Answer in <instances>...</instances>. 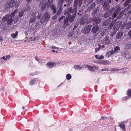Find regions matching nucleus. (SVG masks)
Segmentation results:
<instances>
[{"instance_id": "f257e3e1", "label": "nucleus", "mask_w": 131, "mask_h": 131, "mask_svg": "<svg viewBox=\"0 0 131 131\" xmlns=\"http://www.w3.org/2000/svg\"><path fill=\"white\" fill-rule=\"evenodd\" d=\"M70 9H67L64 12V14L65 15H67L66 18L64 20V24L66 25H69V20L70 22H73L71 21L70 20V18L72 15L71 13Z\"/></svg>"}, {"instance_id": "f03ea898", "label": "nucleus", "mask_w": 131, "mask_h": 131, "mask_svg": "<svg viewBox=\"0 0 131 131\" xmlns=\"http://www.w3.org/2000/svg\"><path fill=\"white\" fill-rule=\"evenodd\" d=\"M19 5V4L18 2H17L16 0H11L9 2L4 5V7L7 10L10 7H12L13 6L17 8Z\"/></svg>"}, {"instance_id": "7ed1b4c3", "label": "nucleus", "mask_w": 131, "mask_h": 131, "mask_svg": "<svg viewBox=\"0 0 131 131\" xmlns=\"http://www.w3.org/2000/svg\"><path fill=\"white\" fill-rule=\"evenodd\" d=\"M78 5L74 3L73 4V6L74 7V8H73V9H72V7H70V8H68L67 9H70V12L71 14H72V16L70 18V20L71 21H74V20L75 18V16L76 14V11L77 9V8Z\"/></svg>"}, {"instance_id": "20e7f679", "label": "nucleus", "mask_w": 131, "mask_h": 131, "mask_svg": "<svg viewBox=\"0 0 131 131\" xmlns=\"http://www.w3.org/2000/svg\"><path fill=\"white\" fill-rule=\"evenodd\" d=\"M50 18V16L48 12H46L44 16L41 18L40 20V22L42 24H43L45 22H47Z\"/></svg>"}, {"instance_id": "39448f33", "label": "nucleus", "mask_w": 131, "mask_h": 131, "mask_svg": "<svg viewBox=\"0 0 131 131\" xmlns=\"http://www.w3.org/2000/svg\"><path fill=\"white\" fill-rule=\"evenodd\" d=\"M113 0H105L103 5L104 9L105 10H107L110 8L109 4Z\"/></svg>"}, {"instance_id": "423d86ee", "label": "nucleus", "mask_w": 131, "mask_h": 131, "mask_svg": "<svg viewBox=\"0 0 131 131\" xmlns=\"http://www.w3.org/2000/svg\"><path fill=\"white\" fill-rule=\"evenodd\" d=\"M89 18L88 15H85L84 17L82 18L80 20V23L81 25H84L87 21Z\"/></svg>"}, {"instance_id": "0eeeda50", "label": "nucleus", "mask_w": 131, "mask_h": 131, "mask_svg": "<svg viewBox=\"0 0 131 131\" xmlns=\"http://www.w3.org/2000/svg\"><path fill=\"white\" fill-rule=\"evenodd\" d=\"M85 66L89 70L91 71H94L95 70H98V67L95 66H91L88 65H86Z\"/></svg>"}, {"instance_id": "6e6552de", "label": "nucleus", "mask_w": 131, "mask_h": 131, "mask_svg": "<svg viewBox=\"0 0 131 131\" xmlns=\"http://www.w3.org/2000/svg\"><path fill=\"white\" fill-rule=\"evenodd\" d=\"M92 27V26L91 25H89L85 27L83 30V32L85 34L89 33L91 30Z\"/></svg>"}, {"instance_id": "1a4fd4ad", "label": "nucleus", "mask_w": 131, "mask_h": 131, "mask_svg": "<svg viewBox=\"0 0 131 131\" xmlns=\"http://www.w3.org/2000/svg\"><path fill=\"white\" fill-rule=\"evenodd\" d=\"M131 7V5H129L128 7L126 8H125L124 10H122L119 13L118 17L120 18L124 14L125 12H127L128 10L130 9Z\"/></svg>"}, {"instance_id": "9d476101", "label": "nucleus", "mask_w": 131, "mask_h": 131, "mask_svg": "<svg viewBox=\"0 0 131 131\" xmlns=\"http://www.w3.org/2000/svg\"><path fill=\"white\" fill-rule=\"evenodd\" d=\"M121 10V8L119 7H118L117 9H116L113 13L112 14V19H113L116 16L117 14H118L119 12Z\"/></svg>"}, {"instance_id": "9b49d317", "label": "nucleus", "mask_w": 131, "mask_h": 131, "mask_svg": "<svg viewBox=\"0 0 131 131\" xmlns=\"http://www.w3.org/2000/svg\"><path fill=\"white\" fill-rule=\"evenodd\" d=\"M121 24L122 22L120 21H117L114 27V29L115 30H117L120 27Z\"/></svg>"}, {"instance_id": "f8f14e48", "label": "nucleus", "mask_w": 131, "mask_h": 131, "mask_svg": "<svg viewBox=\"0 0 131 131\" xmlns=\"http://www.w3.org/2000/svg\"><path fill=\"white\" fill-rule=\"evenodd\" d=\"M113 9H110L109 11H107L105 12L104 14V16L105 17H109L113 13Z\"/></svg>"}, {"instance_id": "ddd939ff", "label": "nucleus", "mask_w": 131, "mask_h": 131, "mask_svg": "<svg viewBox=\"0 0 131 131\" xmlns=\"http://www.w3.org/2000/svg\"><path fill=\"white\" fill-rule=\"evenodd\" d=\"M48 65L50 68H52L54 66H55L56 64L54 62H48L47 64Z\"/></svg>"}, {"instance_id": "4468645a", "label": "nucleus", "mask_w": 131, "mask_h": 131, "mask_svg": "<svg viewBox=\"0 0 131 131\" xmlns=\"http://www.w3.org/2000/svg\"><path fill=\"white\" fill-rule=\"evenodd\" d=\"M36 81V82H38L39 83L40 82V81L38 80H36V79L35 78H34L33 79L31 80L30 82H29V84L31 85H33L35 82Z\"/></svg>"}, {"instance_id": "2eb2a0df", "label": "nucleus", "mask_w": 131, "mask_h": 131, "mask_svg": "<svg viewBox=\"0 0 131 131\" xmlns=\"http://www.w3.org/2000/svg\"><path fill=\"white\" fill-rule=\"evenodd\" d=\"M99 27L95 25L92 29V32L94 33H96L99 30Z\"/></svg>"}, {"instance_id": "dca6fc26", "label": "nucleus", "mask_w": 131, "mask_h": 131, "mask_svg": "<svg viewBox=\"0 0 131 131\" xmlns=\"http://www.w3.org/2000/svg\"><path fill=\"white\" fill-rule=\"evenodd\" d=\"M123 56L126 59H129L131 58V56L129 53L127 52H124V54Z\"/></svg>"}, {"instance_id": "f3484780", "label": "nucleus", "mask_w": 131, "mask_h": 131, "mask_svg": "<svg viewBox=\"0 0 131 131\" xmlns=\"http://www.w3.org/2000/svg\"><path fill=\"white\" fill-rule=\"evenodd\" d=\"M95 3H93L91 5L90 7H89L88 9V10L89 11H92L94 7H95Z\"/></svg>"}, {"instance_id": "a211bd4d", "label": "nucleus", "mask_w": 131, "mask_h": 131, "mask_svg": "<svg viewBox=\"0 0 131 131\" xmlns=\"http://www.w3.org/2000/svg\"><path fill=\"white\" fill-rule=\"evenodd\" d=\"M99 9L98 7L97 8H95L94 9V10L92 12V14L93 16L95 14H97L99 12Z\"/></svg>"}, {"instance_id": "6ab92c4d", "label": "nucleus", "mask_w": 131, "mask_h": 131, "mask_svg": "<svg viewBox=\"0 0 131 131\" xmlns=\"http://www.w3.org/2000/svg\"><path fill=\"white\" fill-rule=\"evenodd\" d=\"M131 2V0H126L123 4L124 6L125 7L127 6H128L129 5H131V4H129Z\"/></svg>"}, {"instance_id": "aec40b11", "label": "nucleus", "mask_w": 131, "mask_h": 131, "mask_svg": "<svg viewBox=\"0 0 131 131\" xmlns=\"http://www.w3.org/2000/svg\"><path fill=\"white\" fill-rule=\"evenodd\" d=\"M123 34V31H120L118 32L117 34L116 35V37L117 38H120L122 36Z\"/></svg>"}, {"instance_id": "412c9836", "label": "nucleus", "mask_w": 131, "mask_h": 131, "mask_svg": "<svg viewBox=\"0 0 131 131\" xmlns=\"http://www.w3.org/2000/svg\"><path fill=\"white\" fill-rule=\"evenodd\" d=\"M116 19H115L113 20L111 23H110V25L108 26V28L109 29H111L112 27L113 26L114 24L115 23V22L116 21Z\"/></svg>"}, {"instance_id": "4be33fe9", "label": "nucleus", "mask_w": 131, "mask_h": 131, "mask_svg": "<svg viewBox=\"0 0 131 131\" xmlns=\"http://www.w3.org/2000/svg\"><path fill=\"white\" fill-rule=\"evenodd\" d=\"M40 5L41 7V9L42 11H43L45 9L46 6V3L45 2H44L42 4H41Z\"/></svg>"}, {"instance_id": "5701e85b", "label": "nucleus", "mask_w": 131, "mask_h": 131, "mask_svg": "<svg viewBox=\"0 0 131 131\" xmlns=\"http://www.w3.org/2000/svg\"><path fill=\"white\" fill-rule=\"evenodd\" d=\"M50 8L51 10H53V14H54L56 12V8L53 4H52L50 6Z\"/></svg>"}, {"instance_id": "b1692460", "label": "nucleus", "mask_w": 131, "mask_h": 131, "mask_svg": "<svg viewBox=\"0 0 131 131\" xmlns=\"http://www.w3.org/2000/svg\"><path fill=\"white\" fill-rule=\"evenodd\" d=\"M36 17H31L29 20V23L32 24L34 23L36 20Z\"/></svg>"}, {"instance_id": "393cba45", "label": "nucleus", "mask_w": 131, "mask_h": 131, "mask_svg": "<svg viewBox=\"0 0 131 131\" xmlns=\"http://www.w3.org/2000/svg\"><path fill=\"white\" fill-rule=\"evenodd\" d=\"M101 19L100 18H99L98 19L94 18L93 19V21L96 24H98L100 23L101 21Z\"/></svg>"}, {"instance_id": "a878e982", "label": "nucleus", "mask_w": 131, "mask_h": 131, "mask_svg": "<svg viewBox=\"0 0 131 131\" xmlns=\"http://www.w3.org/2000/svg\"><path fill=\"white\" fill-rule=\"evenodd\" d=\"M63 3V0H60L58 4V6L60 8H62Z\"/></svg>"}, {"instance_id": "bb28decb", "label": "nucleus", "mask_w": 131, "mask_h": 131, "mask_svg": "<svg viewBox=\"0 0 131 131\" xmlns=\"http://www.w3.org/2000/svg\"><path fill=\"white\" fill-rule=\"evenodd\" d=\"M110 42V41L109 39V37H106L104 41V42L105 45L109 44Z\"/></svg>"}, {"instance_id": "cd10ccee", "label": "nucleus", "mask_w": 131, "mask_h": 131, "mask_svg": "<svg viewBox=\"0 0 131 131\" xmlns=\"http://www.w3.org/2000/svg\"><path fill=\"white\" fill-rule=\"evenodd\" d=\"M18 33V31H16L15 34L13 33L11 35V36L12 38H15L17 36Z\"/></svg>"}, {"instance_id": "c85d7f7f", "label": "nucleus", "mask_w": 131, "mask_h": 131, "mask_svg": "<svg viewBox=\"0 0 131 131\" xmlns=\"http://www.w3.org/2000/svg\"><path fill=\"white\" fill-rule=\"evenodd\" d=\"M120 50V47L118 46H116L114 49V53H117L118 52V51L119 50Z\"/></svg>"}, {"instance_id": "c756f323", "label": "nucleus", "mask_w": 131, "mask_h": 131, "mask_svg": "<svg viewBox=\"0 0 131 131\" xmlns=\"http://www.w3.org/2000/svg\"><path fill=\"white\" fill-rule=\"evenodd\" d=\"M126 94L128 97L130 98L131 97V89H129L127 91Z\"/></svg>"}, {"instance_id": "7c9ffc66", "label": "nucleus", "mask_w": 131, "mask_h": 131, "mask_svg": "<svg viewBox=\"0 0 131 131\" xmlns=\"http://www.w3.org/2000/svg\"><path fill=\"white\" fill-rule=\"evenodd\" d=\"M114 53V51L113 50H112L106 53V54L107 56H108V57H109L111 56Z\"/></svg>"}, {"instance_id": "2f4dec72", "label": "nucleus", "mask_w": 131, "mask_h": 131, "mask_svg": "<svg viewBox=\"0 0 131 131\" xmlns=\"http://www.w3.org/2000/svg\"><path fill=\"white\" fill-rule=\"evenodd\" d=\"M9 16L8 15H5L2 18V20L3 21H5L7 20L9 18Z\"/></svg>"}, {"instance_id": "473e14b6", "label": "nucleus", "mask_w": 131, "mask_h": 131, "mask_svg": "<svg viewBox=\"0 0 131 131\" xmlns=\"http://www.w3.org/2000/svg\"><path fill=\"white\" fill-rule=\"evenodd\" d=\"M74 67L75 68L78 70H80L82 68V67L79 65H75Z\"/></svg>"}, {"instance_id": "72a5a7b5", "label": "nucleus", "mask_w": 131, "mask_h": 131, "mask_svg": "<svg viewBox=\"0 0 131 131\" xmlns=\"http://www.w3.org/2000/svg\"><path fill=\"white\" fill-rule=\"evenodd\" d=\"M119 126L123 130L125 131H126V129L125 128V125L124 124H120L119 125Z\"/></svg>"}, {"instance_id": "f704fd0d", "label": "nucleus", "mask_w": 131, "mask_h": 131, "mask_svg": "<svg viewBox=\"0 0 131 131\" xmlns=\"http://www.w3.org/2000/svg\"><path fill=\"white\" fill-rule=\"evenodd\" d=\"M62 9V8H59L58 12L57 13L56 15L57 16L59 15L61 13Z\"/></svg>"}, {"instance_id": "c9c22d12", "label": "nucleus", "mask_w": 131, "mask_h": 131, "mask_svg": "<svg viewBox=\"0 0 131 131\" xmlns=\"http://www.w3.org/2000/svg\"><path fill=\"white\" fill-rule=\"evenodd\" d=\"M30 6L29 4L27 5L25 7L26 11H27L30 9Z\"/></svg>"}, {"instance_id": "e433bc0d", "label": "nucleus", "mask_w": 131, "mask_h": 131, "mask_svg": "<svg viewBox=\"0 0 131 131\" xmlns=\"http://www.w3.org/2000/svg\"><path fill=\"white\" fill-rule=\"evenodd\" d=\"M17 9H16L14 10V11L13 13H12L10 14V16L12 17H13L14 16L15 14L17 12Z\"/></svg>"}, {"instance_id": "4c0bfd02", "label": "nucleus", "mask_w": 131, "mask_h": 131, "mask_svg": "<svg viewBox=\"0 0 131 131\" xmlns=\"http://www.w3.org/2000/svg\"><path fill=\"white\" fill-rule=\"evenodd\" d=\"M66 79L68 80H70L71 78V75L70 74H67L66 75Z\"/></svg>"}, {"instance_id": "58836bf2", "label": "nucleus", "mask_w": 131, "mask_h": 131, "mask_svg": "<svg viewBox=\"0 0 131 131\" xmlns=\"http://www.w3.org/2000/svg\"><path fill=\"white\" fill-rule=\"evenodd\" d=\"M13 21V19L11 18L10 17V18H9L7 21V24L8 25H10L11 24V23Z\"/></svg>"}, {"instance_id": "ea45409f", "label": "nucleus", "mask_w": 131, "mask_h": 131, "mask_svg": "<svg viewBox=\"0 0 131 131\" xmlns=\"http://www.w3.org/2000/svg\"><path fill=\"white\" fill-rule=\"evenodd\" d=\"M36 12H32L31 14V17H36Z\"/></svg>"}, {"instance_id": "a19ab883", "label": "nucleus", "mask_w": 131, "mask_h": 131, "mask_svg": "<svg viewBox=\"0 0 131 131\" xmlns=\"http://www.w3.org/2000/svg\"><path fill=\"white\" fill-rule=\"evenodd\" d=\"M131 27V26L130 24L129 23H128L126 25V28L127 29H129Z\"/></svg>"}, {"instance_id": "79ce46f5", "label": "nucleus", "mask_w": 131, "mask_h": 131, "mask_svg": "<svg viewBox=\"0 0 131 131\" xmlns=\"http://www.w3.org/2000/svg\"><path fill=\"white\" fill-rule=\"evenodd\" d=\"M24 14V12L23 11L19 12V17H21L23 16Z\"/></svg>"}, {"instance_id": "37998d69", "label": "nucleus", "mask_w": 131, "mask_h": 131, "mask_svg": "<svg viewBox=\"0 0 131 131\" xmlns=\"http://www.w3.org/2000/svg\"><path fill=\"white\" fill-rule=\"evenodd\" d=\"M98 3L100 4H102L104 0H97Z\"/></svg>"}, {"instance_id": "c03bdc74", "label": "nucleus", "mask_w": 131, "mask_h": 131, "mask_svg": "<svg viewBox=\"0 0 131 131\" xmlns=\"http://www.w3.org/2000/svg\"><path fill=\"white\" fill-rule=\"evenodd\" d=\"M118 70H119L116 68H111L110 69V71H118Z\"/></svg>"}, {"instance_id": "a18cd8bd", "label": "nucleus", "mask_w": 131, "mask_h": 131, "mask_svg": "<svg viewBox=\"0 0 131 131\" xmlns=\"http://www.w3.org/2000/svg\"><path fill=\"white\" fill-rule=\"evenodd\" d=\"M79 0H75L74 3L78 5V3H79ZM79 6H80H80V5H79Z\"/></svg>"}, {"instance_id": "49530a36", "label": "nucleus", "mask_w": 131, "mask_h": 131, "mask_svg": "<svg viewBox=\"0 0 131 131\" xmlns=\"http://www.w3.org/2000/svg\"><path fill=\"white\" fill-rule=\"evenodd\" d=\"M108 61H103V62H102V63L104 64H105V65L107 64H108V63H107V62Z\"/></svg>"}, {"instance_id": "de8ad7c7", "label": "nucleus", "mask_w": 131, "mask_h": 131, "mask_svg": "<svg viewBox=\"0 0 131 131\" xmlns=\"http://www.w3.org/2000/svg\"><path fill=\"white\" fill-rule=\"evenodd\" d=\"M64 18V16H61V17L59 19V21L60 22Z\"/></svg>"}, {"instance_id": "09e8293b", "label": "nucleus", "mask_w": 131, "mask_h": 131, "mask_svg": "<svg viewBox=\"0 0 131 131\" xmlns=\"http://www.w3.org/2000/svg\"><path fill=\"white\" fill-rule=\"evenodd\" d=\"M41 14L39 13L37 16V18L38 19H39L41 17Z\"/></svg>"}, {"instance_id": "8fccbe9b", "label": "nucleus", "mask_w": 131, "mask_h": 131, "mask_svg": "<svg viewBox=\"0 0 131 131\" xmlns=\"http://www.w3.org/2000/svg\"><path fill=\"white\" fill-rule=\"evenodd\" d=\"M100 47L96 48L95 49V52H97V51H99L100 50Z\"/></svg>"}, {"instance_id": "3c124183", "label": "nucleus", "mask_w": 131, "mask_h": 131, "mask_svg": "<svg viewBox=\"0 0 131 131\" xmlns=\"http://www.w3.org/2000/svg\"><path fill=\"white\" fill-rule=\"evenodd\" d=\"M104 58V56L103 55H101L100 56H99V59L100 60L102 59H103Z\"/></svg>"}, {"instance_id": "603ef678", "label": "nucleus", "mask_w": 131, "mask_h": 131, "mask_svg": "<svg viewBox=\"0 0 131 131\" xmlns=\"http://www.w3.org/2000/svg\"><path fill=\"white\" fill-rule=\"evenodd\" d=\"M108 21L106 20L104 22V24L105 25H107L109 23V22H107Z\"/></svg>"}, {"instance_id": "864d4df0", "label": "nucleus", "mask_w": 131, "mask_h": 131, "mask_svg": "<svg viewBox=\"0 0 131 131\" xmlns=\"http://www.w3.org/2000/svg\"><path fill=\"white\" fill-rule=\"evenodd\" d=\"M85 1H86L87 0H84ZM83 0H79V4L80 5V6L81 5L82 3V1Z\"/></svg>"}, {"instance_id": "5fc2aeb1", "label": "nucleus", "mask_w": 131, "mask_h": 131, "mask_svg": "<svg viewBox=\"0 0 131 131\" xmlns=\"http://www.w3.org/2000/svg\"><path fill=\"white\" fill-rule=\"evenodd\" d=\"M57 16L56 15L53 16L52 17V19L53 20H55L57 18Z\"/></svg>"}, {"instance_id": "6e6d98bb", "label": "nucleus", "mask_w": 131, "mask_h": 131, "mask_svg": "<svg viewBox=\"0 0 131 131\" xmlns=\"http://www.w3.org/2000/svg\"><path fill=\"white\" fill-rule=\"evenodd\" d=\"M131 13V9L127 12V15H129Z\"/></svg>"}, {"instance_id": "4d7b16f0", "label": "nucleus", "mask_w": 131, "mask_h": 131, "mask_svg": "<svg viewBox=\"0 0 131 131\" xmlns=\"http://www.w3.org/2000/svg\"><path fill=\"white\" fill-rule=\"evenodd\" d=\"M73 33L72 32H70L69 33L68 36L70 37H71L72 35H73Z\"/></svg>"}, {"instance_id": "13d9d810", "label": "nucleus", "mask_w": 131, "mask_h": 131, "mask_svg": "<svg viewBox=\"0 0 131 131\" xmlns=\"http://www.w3.org/2000/svg\"><path fill=\"white\" fill-rule=\"evenodd\" d=\"M128 34L129 37L131 38V28L128 32Z\"/></svg>"}, {"instance_id": "bf43d9fd", "label": "nucleus", "mask_w": 131, "mask_h": 131, "mask_svg": "<svg viewBox=\"0 0 131 131\" xmlns=\"http://www.w3.org/2000/svg\"><path fill=\"white\" fill-rule=\"evenodd\" d=\"M70 5V3H68L67 5L66 4H64V5L63 6L64 7H66L67 6V7H68Z\"/></svg>"}, {"instance_id": "052dcab7", "label": "nucleus", "mask_w": 131, "mask_h": 131, "mask_svg": "<svg viewBox=\"0 0 131 131\" xmlns=\"http://www.w3.org/2000/svg\"><path fill=\"white\" fill-rule=\"evenodd\" d=\"M128 99V97L127 96H125V97L123 98V100L126 101Z\"/></svg>"}, {"instance_id": "680f3d73", "label": "nucleus", "mask_w": 131, "mask_h": 131, "mask_svg": "<svg viewBox=\"0 0 131 131\" xmlns=\"http://www.w3.org/2000/svg\"><path fill=\"white\" fill-rule=\"evenodd\" d=\"M95 57L97 59H99V56L97 55H95Z\"/></svg>"}, {"instance_id": "e2e57ef3", "label": "nucleus", "mask_w": 131, "mask_h": 131, "mask_svg": "<svg viewBox=\"0 0 131 131\" xmlns=\"http://www.w3.org/2000/svg\"><path fill=\"white\" fill-rule=\"evenodd\" d=\"M107 118L106 117H104L103 116H102L101 117V118L100 119V120H101V119H103V120H104L105 119Z\"/></svg>"}, {"instance_id": "0e129e2a", "label": "nucleus", "mask_w": 131, "mask_h": 131, "mask_svg": "<svg viewBox=\"0 0 131 131\" xmlns=\"http://www.w3.org/2000/svg\"><path fill=\"white\" fill-rule=\"evenodd\" d=\"M48 2L49 3H51L53 2V0H48Z\"/></svg>"}, {"instance_id": "69168bd1", "label": "nucleus", "mask_w": 131, "mask_h": 131, "mask_svg": "<svg viewBox=\"0 0 131 131\" xmlns=\"http://www.w3.org/2000/svg\"><path fill=\"white\" fill-rule=\"evenodd\" d=\"M1 59H4V60H7V59L5 57V56H3V57H2L1 58Z\"/></svg>"}, {"instance_id": "338daca9", "label": "nucleus", "mask_w": 131, "mask_h": 131, "mask_svg": "<svg viewBox=\"0 0 131 131\" xmlns=\"http://www.w3.org/2000/svg\"><path fill=\"white\" fill-rule=\"evenodd\" d=\"M51 48L52 49H56V47L55 46H52L51 47Z\"/></svg>"}, {"instance_id": "774afa93", "label": "nucleus", "mask_w": 131, "mask_h": 131, "mask_svg": "<svg viewBox=\"0 0 131 131\" xmlns=\"http://www.w3.org/2000/svg\"><path fill=\"white\" fill-rule=\"evenodd\" d=\"M35 59L37 61H39L38 59V57L37 56H36L35 57Z\"/></svg>"}]
</instances>
